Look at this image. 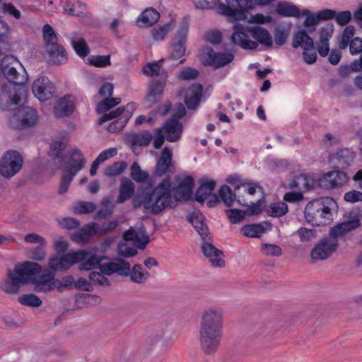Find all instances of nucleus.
Here are the masks:
<instances>
[{"mask_svg": "<svg viewBox=\"0 0 362 362\" xmlns=\"http://www.w3.org/2000/svg\"><path fill=\"white\" fill-rule=\"evenodd\" d=\"M41 271L42 267L33 262H25L16 265L13 271L8 272V278L1 284V288L7 293L16 294L22 286L30 281L35 292L47 293L56 290L62 293L71 288L75 283L72 276H66L59 279L54 277V274L43 273L36 276Z\"/></svg>", "mask_w": 362, "mask_h": 362, "instance_id": "1", "label": "nucleus"}, {"mask_svg": "<svg viewBox=\"0 0 362 362\" xmlns=\"http://www.w3.org/2000/svg\"><path fill=\"white\" fill-rule=\"evenodd\" d=\"M177 185L172 187L171 179L166 177L144 194L142 205L145 210L153 214H159L167 209L175 206V202H181L191 199L194 180L192 176L183 179L176 178Z\"/></svg>", "mask_w": 362, "mask_h": 362, "instance_id": "2", "label": "nucleus"}, {"mask_svg": "<svg viewBox=\"0 0 362 362\" xmlns=\"http://www.w3.org/2000/svg\"><path fill=\"white\" fill-rule=\"evenodd\" d=\"M201 350L206 355L216 352L223 336V312L220 308L204 311L199 325Z\"/></svg>", "mask_w": 362, "mask_h": 362, "instance_id": "3", "label": "nucleus"}, {"mask_svg": "<svg viewBox=\"0 0 362 362\" xmlns=\"http://www.w3.org/2000/svg\"><path fill=\"white\" fill-rule=\"evenodd\" d=\"M83 252L84 257L80 260L79 269L90 271L98 268L102 273L111 275L117 273L119 275H127L129 272V263L120 258L113 262L103 263L106 257L104 255L94 254L92 251L78 250Z\"/></svg>", "mask_w": 362, "mask_h": 362, "instance_id": "4", "label": "nucleus"}, {"mask_svg": "<svg viewBox=\"0 0 362 362\" xmlns=\"http://www.w3.org/2000/svg\"><path fill=\"white\" fill-rule=\"evenodd\" d=\"M65 148L66 144L61 141H57L51 146V150L55 157L59 159V163L60 164H62L63 163H66L67 164V170L77 173L83 169L86 165V160L82 151L77 148L69 149L66 154L65 160V157L63 154V151Z\"/></svg>", "mask_w": 362, "mask_h": 362, "instance_id": "5", "label": "nucleus"}, {"mask_svg": "<svg viewBox=\"0 0 362 362\" xmlns=\"http://www.w3.org/2000/svg\"><path fill=\"white\" fill-rule=\"evenodd\" d=\"M183 132L182 123L175 117H170L163 125L155 129L153 147L159 149L163 146L165 139L169 142H176L182 136Z\"/></svg>", "mask_w": 362, "mask_h": 362, "instance_id": "6", "label": "nucleus"}, {"mask_svg": "<svg viewBox=\"0 0 362 362\" xmlns=\"http://www.w3.org/2000/svg\"><path fill=\"white\" fill-rule=\"evenodd\" d=\"M226 4H220L217 8L219 14L225 16L231 21H244L247 11L253 6L252 0H226Z\"/></svg>", "mask_w": 362, "mask_h": 362, "instance_id": "7", "label": "nucleus"}, {"mask_svg": "<svg viewBox=\"0 0 362 362\" xmlns=\"http://www.w3.org/2000/svg\"><path fill=\"white\" fill-rule=\"evenodd\" d=\"M43 37L46 43V51L54 64H59L66 60V52L64 48L57 43V37L54 29L49 24L42 28Z\"/></svg>", "mask_w": 362, "mask_h": 362, "instance_id": "8", "label": "nucleus"}, {"mask_svg": "<svg viewBox=\"0 0 362 362\" xmlns=\"http://www.w3.org/2000/svg\"><path fill=\"white\" fill-rule=\"evenodd\" d=\"M37 111L30 106L18 107L9 118V125L15 129L34 126L37 122Z\"/></svg>", "mask_w": 362, "mask_h": 362, "instance_id": "9", "label": "nucleus"}, {"mask_svg": "<svg viewBox=\"0 0 362 362\" xmlns=\"http://www.w3.org/2000/svg\"><path fill=\"white\" fill-rule=\"evenodd\" d=\"M23 158L16 150H8L0 159V175L5 178H11L22 168Z\"/></svg>", "mask_w": 362, "mask_h": 362, "instance_id": "10", "label": "nucleus"}, {"mask_svg": "<svg viewBox=\"0 0 362 362\" xmlns=\"http://www.w3.org/2000/svg\"><path fill=\"white\" fill-rule=\"evenodd\" d=\"M84 255L83 252H69L62 256L54 255L49 259V270L45 271L44 273L55 274L56 272L66 270L83 259Z\"/></svg>", "mask_w": 362, "mask_h": 362, "instance_id": "11", "label": "nucleus"}, {"mask_svg": "<svg viewBox=\"0 0 362 362\" xmlns=\"http://www.w3.org/2000/svg\"><path fill=\"white\" fill-rule=\"evenodd\" d=\"M18 61L12 55L5 56L0 62V70L8 82L15 85H23L28 81V76L24 70L25 75H21L15 65L18 64Z\"/></svg>", "mask_w": 362, "mask_h": 362, "instance_id": "12", "label": "nucleus"}, {"mask_svg": "<svg viewBox=\"0 0 362 362\" xmlns=\"http://www.w3.org/2000/svg\"><path fill=\"white\" fill-rule=\"evenodd\" d=\"M339 240L329 235L320 239L311 250L310 257L313 260H325L330 257L337 250Z\"/></svg>", "mask_w": 362, "mask_h": 362, "instance_id": "13", "label": "nucleus"}, {"mask_svg": "<svg viewBox=\"0 0 362 362\" xmlns=\"http://www.w3.org/2000/svg\"><path fill=\"white\" fill-rule=\"evenodd\" d=\"M188 31L189 23L187 21L184 20L181 23L169 48L168 59L175 60L184 56L186 51L185 42Z\"/></svg>", "mask_w": 362, "mask_h": 362, "instance_id": "14", "label": "nucleus"}, {"mask_svg": "<svg viewBox=\"0 0 362 362\" xmlns=\"http://www.w3.org/2000/svg\"><path fill=\"white\" fill-rule=\"evenodd\" d=\"M233 28V33L230 39L234 45H238L244 49H255L257 48L258 43L249 39L250 27L245 26L240 23H235Z\"/></svg>", "mask_w": 362, "mask_h": 362, "instance_id": "15", "label": "nucleus"}, {"mask_svg": "<svg viewBox=\"0 0 362 362\" xmlns=\"http://www.w3.org/2000/svg\"><path fill=\"white\" fill-rule=\"evenodd\" d=\"M234 56L231 53L216 52L211 47H206L203 53V63L215 68L226 66L231 62Z\"/></svg>", "mask_w": 362, "mask_h": 362, "instance_id": "16", "label": "nucleus"}, {"mask_svg": "<svg viewBox=\"0 0 362 362\" xmlns=\"http://www.w3.org/2000/svg\"><path fill=\"white\" fill-rule=\"evenodd\" d=\"M16 86L8 82L0 87V107L3 110H9L20 102L21 97L16 93Z\"/></svg>", "mask_w": 362, "mask_h": 362, "instance_id": "17", "label": "nucleus"}, {"mask_svg": "<svg viewBox=\"0 0 362 362\" xmlns=\"http://www.w3.org/2000/svg\"><path fill=\"white\" fill-rule=\"evenodd\" d=\"M203 240L202 245V251L203 254L209 259L211 265L215 267H223L225 265V262L223 259V252L217 249L211 242V237L204 236L202 238Z\"/></svg>", "mask_w": 362, "mask_h": 362, "instance_id": "18", "label": "nucleus"}, {"mask_svg": "<svg viewBox=\"0 0 362 362\" xmlns=\"http://www.w3.org/2000/svg\"><path fill=\"white\" fill-rule=\"evenodd\" d=\"M32 90L39 100L46 101L53 97L55 87L47 77L41 76L34 81Z\"/></svg>", "mask_w": 362, "mask_h": 362, "instance_id": "19", "label": "nucleus"}, {"mask_svg": "<svg viewBox=\"0 0 362 362\" xmlns=\"http://www.w3.org/2000/svg\"><path fill=\"white\" fill-rule=\"evenodd\" d=\"M349 180L347 174L341 170L327 173L320 179V185L325 189H335L343 186Z\"/></svg>", "mask_w": 362, "mask_h": 362, "instance_id": "20", "label": "nucleus"}, {"mask_svg": "<svg viewBox=\"0 0 362 362\" xmlns=\"http://www.w3.org/2000/svg\"><path fill=\"white\" fill-rule=\"evenodd\" d=\"M166 78V74H163L160 79L151 81L148 93L145 98V102L148 107L153 105L162 99Z\"/></svg>", "mask_w": 362, "mask_h": 362, "instance_id": "21", "label": "nucleus"}, {"mask_svg": "<svg viewBox=\"0 0 362 362\" xmlns=\"http://www.w3.org/2000/svg\"><path fill=\"white\" fill-rule=\"evenodd\" d=\"M174 168L173 153L168 147H165L157 160L154 173L161 177L168 173H173Z\"/></svg>", "mask_w": 362, "mask_h": 362, "instance_id": "22", "label": "nucleus"}, {"mask_svg": "<svg viewBox=\"0 0 362 362\" xmlns=\"http://www.w3.org/2000/svg\"><path fill=\"white\" fill-rule=\"evenodd\" d=\"M361 226V221L358 217H354L349 221H344L331 228L329 235L335 239L344 236L349 232L355 230Z\"/></svg>", "mask_w": 362, "mask_h": 362, "instance_id": "23", "label": "nucleus"}, {"mask_svg": "<svg viewBox=\"0 0 362 362\" xmlns=\"http://www.w3.org/2000/svg\"><path fill=\"white\" fill-rule=\"evenodd\" d=\"M75 108L74 98L71 95H66L61 98L54 106V115L64 117L71 115Z\"/></svg>", "mask_w": 362, "mask_h": 362, "instance_id": "24", "label": "nucleus"}, {"mask_svg": "<svg viewBox=\"0 0 362 362\" xmlns=\"http://www.w3.org/2000/svg\"><path fill=\"white\" fill-rule=\"evenodd\" d=\"M250 35L253 37L256 42L262 45L271 47L272 46V37L270 33L265 28L259 25L252 26L249 30Z\"/></svg>", "mask_w": 362, "mask_h": 362, "instance_id": "25", "label": "nucleus"}, {"mask_svg": "<svg viewBox=\"0 0 362 362\" xmlns=\"http://www.w3.org/2000/svg\"><path fill=\"white\" fill-rule=\"evenodd\" d=\"M160 18V13L153 8H147L139 16L136 24L141 28L153 25Z\"/></svg>", "mask_w": 362, "mask_h": 362, "instance_id": "26", "label": "nucleus"}, {"mask_svg": "<svg viewBox=\"0 0 362 362\" xmlns=\"http://www.w3.org/2000/svg\"><path fill=\"white\" fill-rule=\"evenodd\" d=\"M201 185L195 192V199L198 202L203 204L209 197L212 194L216 187V182L214 180L208 179H202Z\"/></svg>", "mask_w": 362, "mask_h": 362, "instance_id": "27", "label": "nucleus"}, {"mask_svg": "<svg viewBox=\"0 0 362 362\" xmlns=\"http://www.w3.org/2000/svg\"><path fill=\"white\" fill-rule=\"evenodd\" d=\"M123 237L126 240L135 241L144 246H146L149 242V237L143 226L136 228H130L124 232Z\"/></svg>", "mask_w": 362, "mask_h": 362, "instance_id": "28", "label": "nucleus"}, {"mask_svg": "<svg viewBox=\"0 0 362 362\" xmlns=\"http://www.w3.org/2000/svg\"><path fill=\"white\" fill-rule=\"evenodd\" d=\"M354 160V153L349 148L339 150L333 156V161L338 168H345L351 165Z\"/></svg>", "mask_w": 362, "mask_h": 362, "instance_id": "29", "label": "nucleus"}, {"mask_svg": "<svg viewBox=\"0 0 362 362\" xmlns=\"http://www.w3.org/2000/svg\"><path fill=\"white\" fill-rule=\"evenodd\" d=\"M203 86L199 83H194L191 86L189 93L185 98V104L189 109H194L199 104L202 95Z\"/></svg>", "mask_w": 362, "mask_h": 362, "instance_id": "30", "label": "nucleus"}, {"mask_svg": "<svg viewBox=\"0 0 362 362\" xmlns=\"http://www.w3.org/2000/svg\"><path fill=\"white\" fill-rule=\"evenodd\" d=\"M134 182L131 180L124 177L119 186L117 203L122 204L129 199L134 194Z\"/></svg>", "mask_w": 362, "mask_h": 362, "instance_id": "31", "label": "nucleus"}, {"mask_svg": "<svg viewBox=\"0 0 362 362\" xmlns=\"http://www.w3.org/2000/svg\"><path fill=\"white\" fill-rule=\"evenodd\" d=\"M292 47L295 49L300 47L303 50L313 49L314 47V41L308 35L305 30H300L296 33L293 37Z\"/></svg>", "mask_w": 362, "mask_h": 362, "instance_id": "32", "label": "nucleus"}, {"mask_svg": "<svg viewBox=\"0 0 362 362\" xmlns=\"http://www.w3.org/2000/svg\"><path fill=\"white\" fill-rule=\"evenodd\" d=\"M188 221L192 223L194 229L198 232L202 238L209 236V229L204 223V217L199 211H194L187 217Z\"/></svg>", "mask_w": 362, "mask_h": 362, "instance_id": "33", "label": "nucleus"}, {"mask_svg": "<svg viewBox=\"0 0 362 362\" xmlns=\"http://www.w3.org/2000/svg\"><path fill=\"white\" fill-rule=\"evenodd\" d=\"M320 200L317 199L313 202H309L304 211L305 218L308 223H312L313 225L317 224V219L318 218H322L321 214H320Z\"/></svg>", "mask_w": 362, "mask_h": 362, "instance_id": "34", "label": "nucleus"}, {"mask_svg": "<svg viewBox=\"0 0 362 362\" xmlns=\"http://www.w3.org/2000/svg\"><path fill=\"white\" fill-rule=\"evenodd\" d=\"M136 105L134 103H128L124 107H118L117 110L114 111H111L108 114H104L99 119V124H102L103 123L107 122V120L112 119L115 118H120L123 117V115H125V113L128 111H130L131 116L132 115V112L135 110Z\"/></svg>", "mask_w": 362, "mask_h": 362, "instance_id": "35", "label": "nucleus"}, {"mask_svg": "<svg viewBox=\"0 0 362 362\" xmlns=\"http://www.w3.org/2000/svg\"><path fill=\"white\" fill-rule=\"evenodd\" d=\"M71 45L81 57H85L88 55L90 49L84 38L80 37L77 33L72 35L71 37Z\"/></svg>", "mask_w": 362, "mask_h": 362, "instance_id": "36", "label": "nucleus"}, {"mask_svg": "<svg viewBox=\"0 0 362 362\" xmlns=\"http://www.w3.org/2000/svg\"><path fill=\"white\" fill-rule=\"evenodd\" d=\"M276 11L282 16L299 17L301 11L296 5L283 1L277 4Z\"/></svg>", "mask_w": 362, "mask_h": 362, "instance_id": "37", "label": "nucleus"}, {"mask_svg": "<svg viewBox=\"0 0 362 362\" xmlns=\"http://www.w3.org/2000/svg\"><path fill=\"white\" fill-rule=\"evenodd\" d=\"M129 275L132 281L136 284H144L146 281L149 276L148 272H143L142 266L141 264H135L132 269L129 267V272L127 275H124L127 276Z\"/></svg>", "mask_w": 362, "mask_h": 362, "instance_id": "38", "label": "nucleus"}, {"mask_svg": "<svg viewBox=\"0 0 362 362\" xmlns=\"http://www.w3.org/2000/svg\"><path fill=\"white\" fill-rule=\"evenodd\" d=\"M291 30L290 25H278L274 31V41L278 46L284 45L288 37Z\"/></svg>", "mask_w": 362, "mask_h": 362, "instance_id": "39", "label": "nucleus"}, {"mask_svg": "<svg viewBox=\"0 0 362 362\" xmlns=\"http://www.w3.org/2000/svg\"><path fill=\"white\" fill-rule=\"evenodd\" d=\"M154 140L152 134L148 131H143L132 136L133 146H148Z\"/></svg>", "mask_w": 362, "mask_h": 362, "instance_id": "40", "label": "nucleus"}, {"mask_svg": "<svg viewBox=\"0 0 362 362\" xmlns=\"http://www.w3.org/2000/svg\"><path fill=\"white\" fill-rule=\"evenodd\" d=\"M265 231L262 224L246 225L241 228L243 234L249 238H259Z\"/></svg>", "mask_w": 362, "mask_h": 362, "instance_id": "41", "label": "nucleus"}, {"mask_svg": "<svg viewBox=\"0 0 362 362\" xmlns=\"http://www.w3.org/2000/svg\"><path fill=\"white\" fill-rule=\"evenodd\" d=\"M130 171L131 177L136 182H144L149 178L148 173L142 170L136 162L132 165Z\"/></svg>", "mask_w": 362, "mask_h": 362, "instance_id": "42", "label": "nucleus"}, {"mask_svg": "<svg viewBox=\"0 0 362 362\" xmlns=\"http://www.w3.org/2000/svg\"><path fill=\"white\" fill-rule=\"evenodd\" d=\"M355 34V28L353 25H349L345 28L343 31L341 37L339 39L338 46L340 49H346L351 40L354 37Z\"/></svg>", "mask_w": 362, "mask_h": 362, "instance_id": "43", "label": "nucleus"}, {"mask_svg": "<svg viewBox=\"0 0 362 362\" xmlns=\"http://www.w3.org/2000/svg\"><path fill=\"white\" fill-rule=\"evenodd\" d=\"M127 168V163L125 161L115 162L105 168V175L110 177H116L121 175Z\"/></svg>", "mask_w": 362, "mask_h": 362, "instance_id": "44", "label": "nucleus"}, {"mask_svg": "<svg viewBox=\"0 0 362 362\" xmlns=\"http://www.w3.org/2000/svg\"><path fill=\"white\" fill-rule=\"evenodd\" d=\"M218 194L221 199L227 206H232L233 203L235 200V194L228 185H224L221 186Z\"/></svg>", "mask_w": 362, "mask_h": 362, "instance_id": "45", "label": "nucleus"}, {"mask_svg": "<svg viewBox=\"0 0 362 362\" xmlns=\"http://www.w3.org/2000/svg\"><path fill=\"white\" fill-rule=\"evenodd\" d=\"M268 214L273 217H281L288 212V206L284 202L272 204L267 210Z\"/></svg>", "mask_w": 362, "mask_h": 362, "instance_id": "46", "label": "nucleus"}, {"mask_svg": "<svg viewBox=\"0 0 362 362\" xmlns=\"http://www.w3.org/2000/svg\"><path fill=\"white\" fill-rule=\"evenodd\" d=\"M18 302L23 305L39 307L42 305L41 299L35 294H24L18 297Z\"/></svg>", "mask_w": 362, "mask_h": 362, "instance_id": "47", "label": "nucleus"}, {"mask_svg": "<svg viewBox=\"0 0 362 362\" xmlns=\"http://www.w3.org/2000/svg\"><path fill=\"white\" fill-rule=\"evenodd\" d=\"M0 6L2 8V12L5 15L13 17V18L18 20L21 17V11L11 2H4L3 0H0Z\"/></svg>", "mask_w": 362, "mask_h": 362, "instance_id": "48", "label": "nucleus"}, {"mask_svg": "<svg viewBox=\"0 0 362 362\" xmlns=\"http://www.w3.org/2000/svg\"><path fill=\"white\" fill-rule=\"evenodd\" d=\"M107 276L105 274L98 272H91L89 274V279L91 281L92 285H98V286H109L110 282L109 279L105 276Z\"/></svg>", "mask_w": 362, "mask_h": 362, "instance_id": "49", "label": "nucleus"}, {"mask_svg": "<svg viewBox=\"0 0 362 362\" xmlns=\"http://www.w3.org/2000/svg\"><path fill=\"white\" fill-rule=\"evenodd\" d=\"M120 102L121 99L119 98H105L98 104L97 111L99 113H104L118 105Z\"/></svg>", "mask_w": 362, "mask_h": 362, "instance_id": "50", "label": "nucleus"}, {"mask_svg": "<svg viewBox=\"0 0 362 362\" xmlns=\"http://www.w3.org/2000/svg\"><path fill=\"white\" fill-rule=\"evenodd\" d=\"M131 118L130 111L125 113L123 117H120L110 124L107 130L110 132H115L123 129L128 120Z\"/></svg>", "mask_w": 362, "mask_h": 362, "instance_id": "51", "label": "nucleus"}, {"mask_svg": "<svg viewBox=\"0 0 362 362\" xmlns=\"http://www.w3.org/2000/svg\"><path fill=\"white\" fill-rule=\"evenodd\" d=\"M173 25L171 23H167L158 28H154L151 30L153 39L156 41L163 40L167 34L173 29Z\"/></svg>", "mask_w": 362, "mask_h": 362, "instance_id": "52", "label": "nucleus"}, {"mask_svg": "<svg viewBox=\"0 0 362 362\" xmlns=\"http://www.w3.org/2000/svg\"><path fill=\"white\" fill-rule=\"evenodd\" d=\"M90 65L96 67H105L110 64V55H93L88 59Z\"/></svg>", "mask_w": 362, "mask_h": 362, "instance_id": "53", "label": "nucleus"}, {"mask_svg": "<svg viewBox=\"0 0 362 362\" xmlns=\"http://www.w3.org/2000/svg\"><path fill=\"white\" fill-rule=\"evenodd\" d=\"M165 59H161L159 61L149 63L143 67V72L146 76H157L160 74L161 69V64L164 62Z\"/></svg>", "mask_w": 362, "mask_h": 362, "instance_id": "54", "label": "nucleus"}, {"mask_svg": "<svg viewBox=\"0 0 362 362\" xmlns=\"http://www.w3.org/2000/svg\"><path fill=\"white\" fill-rule=\"evenodd\" d=\"M296 233L301 242H309L316 238L317 231L313 228H300Z\"/></svg>", "mask_w": 362, "mask_h": 362, "instance_id": "55", "label": "nucleus"}, {"mask_svg": "<svg viewBox=\"0 0 362 362\" xmlns=\"http://www.w3.org/2000/svg\"><path fill=\"white\" fill-rule=\"evenodd\" d=\"M77 173L66 170L63 173L59 189V193L63 194L68 190L69 186Z\"/></svg>", "mask_w": 362, "mask_h": 362, "instance_id": "56", "label": "nucleus"}, {"mask_svg": "<svg viewBox=\"0 0 362 362\" xmlns=\"http://www.w3.org/2000/svg\"><path fill=\"white\" fill-rule=\"evenodd\" d=\"M96 205L90 202H80L78 205L74 207L75 214H89L95 211Z\"/></svg>", "mask_w": 362, "mask_h": 362, "instance_id": "57", "label": "nucleus"}, {"mask_svg": "<svg viewBox=\"0 0 362 362\" xmlns=\"http://www.w3.org/2000/svg\"><path fill=\"white\" fill-rule=\"evenodd\" d=\"M46 245H38L30 250L28 257L35 261H42L47 256Z\"/></svg>", "mask_w": 362, "mask_h": 362, "instance_id": "58", "label": "nucleus"}, {"mask_svg": "<svg viewBox=\"0 0 362 362\" xmlns=\"http://www.w3.org/2000/svg\"><path fill=\"white\" fill-rule=\"evenodd\" d=\"M226 214L231 223H238L245 218L246 211L233 209L226 210Z\"/></svg>", "mask_w": 362, "mask_h": 362, "instance_id": "59", "label": "nucleus"}, {"mask_svg": "<svg viewBox=\"0 0 362 362\" xmlns=\"http://www.w3.org/2000/svg\"><path fill=\"white\" fill-rule=\"evenodd\" d=\"M300 15L306 16L303 23V25L305 28L313 27L320 22L317 14L316 13V15H314L308 9L302 10L300 11Z\"/></svg>", "mask_w": 362, "mask_h": 362, "instance_id": "60", "label": "nucleus"}, {"mask_svg": "<svg viewBox=\"0 0 362 362\" xmlns=\"http://www.w3.org/2000/svg\"><path fill=\"white\" fill-rule=\"evenodd\" d=\"M117 226L118 222L117 221H112L107 223H105L101 226L94 224L93 226V228L94 229L95 232L104 234L113 230L117 228Z\"/></svg>", "mask_w": 362, "mask_h": 362, "instance_id": "61", "label": "nucleus"}, {"mask_svg": "<svg viewBox=\"0 0 362 362\" xmlns=\"http://www.w3.org/2000/svg\"><path fill=\"white\" fill-rule=\"evenodd\" d=\"M262 249L267 255L279 257L282 254L281 248L274 244L264 243L262 244Z\"/></svg>", "mask_w": 362, "mask_h": 362, "instance_id": "62", "label": "nucleus"}, {"mask_svg": "<svg viewBox=\"0 0 362 362\" xmlns=\"http://www.w3.org/2000/svg\"><path fill=\"white\" fill-rule=\"evenodd\" d=\"M334 33V25L332 23L327 24L320 30V41L329 42Z\"/></svg>", "mask_w": 362, "mask_h": 362, "instance_id": "63", "label": "nucleus"}, {"mask_svg": "<svg viewBox=\"0 0 362 362\" xmlns=\"http://www.w3.org/2000/svg\"><path fill=\"white\" fill-rule=\"evenodd\" d=\"M351 18L352 14L349 11H343L339 13L336 11V16H334L335 21L341 26L348 24Z\"/></svg>", "mask_w": 362, "mask_h": 362, "instance_id": "64", "label": "nucleus"}]
</instances>
